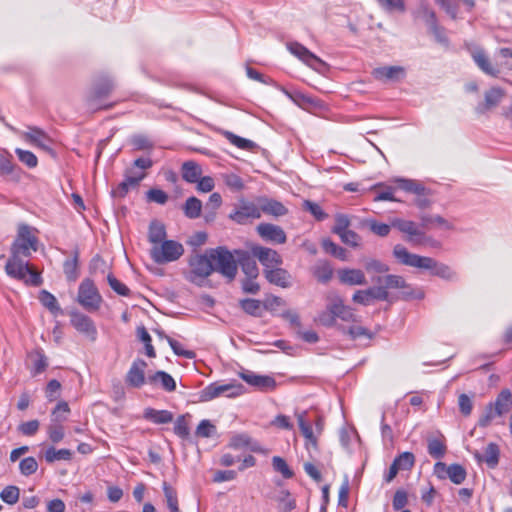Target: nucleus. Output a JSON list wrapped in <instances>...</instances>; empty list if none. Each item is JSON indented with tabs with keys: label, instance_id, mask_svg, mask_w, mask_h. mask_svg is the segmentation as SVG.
<instances>
[{
	"label": "nucleus",
	"instance_id": "1",
	"mask_svg": "<svg viewBox=\"0 0 512 512\" xmlns=\"http://www.w3.org/2000/svg\"><path fill=\"white\" fill-rule=\"evenodd\" d=\"M393 255L403 265L430 270L433 275L441 277L445 280L456 279V272L453 271L448 265L439 263L431 257L410 253L401 244L394 246Z\"/></svg>",
	"mask_w": 512,
	"mask_h": 512
},
{
	"label": "nucleus",
	"instance_id": "2",
	"mask_svg": "<svg viewBox=\"0 0 512 512\" xmlns=\"http://www.w3.org/2000/svg\"><path fill=\"white\" fill-rule=\"evenodd\" d=\"M328 317H322V325L332 326L335 319L339 318L346 322H355L356 315L353 308L344 304L340 295L336 292H331L326 296Z\"/></svg>",
	"mask_w": 512,
	"mask_h": 512
},
{
	"label": "nucleus",
	"instance_id": "3",
	"mask_svg": "<svg viewBox=\"0 0 512 512\" xmlns=\"http://www.w3.org/2000/svg\"><path fill=\"white\" fill-rule=\"evenodd\" d=\"M189 268L186 279L193 284L202 286L207 277L214 271L209 250L204 254L192 255L189 259Z\"/></svg>",
	"mask_w": 512,
	"mask_h": 512
},
{
	"label": "nucleus",
	"instance_id": "4",
	"mask_svg": "<svg viewBox=\"0 0 512 512\" xmlns=\"http://www.w3.org/2000/svg\"><path fill=\"white\" fill-rule=\"evenodd\" d=\"M6 273L15 279L22 280L26 284L38 286L41 284V277L38 272L19 256L11 255L5 265Z\"/></svg>",
	"mask_w": 512,
	"mask_h": 512
},
{
	"label": "nucleus",
	"instance_id": "5",
	"mask_svg": "<svg viewBox=\"0 0 512 512\" xmlns=\"http://www.w3.org/2000/svg\"><path fill=\"white\" fill-rule=\"evenodd\" d=\"M211 261L214 265V271L219 272L229 280L235 278L237 274V264L233 254L224 247L209 249Z\"/></svg>",
	"mask_w": 512,
	"mask_h": 512
},
{
	"label": "nucleus",
	"instance_id": "6",
	"mask_svg": "<svg viewBox=\"0 0 512 512\" xmlns=\"http://www.w3.org/2000/svg\"><path fill=\"white\" fill-rule=\"evenodd\" d=\"M77 302L88 312H95L100 309L103 298L91 279L86 278L80 283Z\"/></svg>",
	"mask_w": 512,
	"mask_h": 512
},
{
	"label": "nucleus",
	"instance_id": "7",
	"mask_svg": "<svg viewBox=\"0 0 512 512\" xmlns=\"http://www.w3.org/2000/svg\"><path fill=\"white\" fill-rule=\"evenodd\" d=\"M183 253V245L175 240H165L162 243H158L157 246H152L150 250L151 258L157 264L174 262L178 260Z\"/></svg>",
	"mask_w": 512,
	"mask_h": 512
},
{
	"label": "nucleus",
	"instance_id": "8",
	"mask_svg": "<svg viewBox=\"0 0 512 512\" xmlns=\"http://www.w3.org/2000/svg\"><path fill=\"white\" fill-rule=\"evenodd\" d=\"M37 250V238L32 233V229L21 224L18 228V234L11 247V255L19 257H29L32 251Z\"/></svg>",
	"mask_w": 512,
	"mask_h": 512
},
{
	"label": "nucleus",
	"instance_id": "9",
	"mask_svg": "<svg viewBox=\"0 0 512 512\" xmlns=\"http://www.w3.org/2000/svg\"><path fill=\"white\" fill-rule=\"evenodd\" d=\"M243 386L241 384H219L212 383L206 386L200 392V400L201 401H211L214 398H217L221 395H226L228 397H235L241 395L243 393Z\"/></svg>",
	"mask_w": 512,
	"mask_h": 512
},
{
	"label": "nucleus",
	"instance_id": "10",
	"mask_svg": "<svg viewBox=\"0 0 512 512\" xmlns=\"http://www.w3.org/2000/svg\"><path fill=\"white\" fill-rule=\"evenodd\" d=\"M70 322L71 325L82 335H84L91 342L96 341L97 339V328L93 322V320L78 311L70 312Z\"/></svg>",
	"mask_w": 512,
	"mask_h": 512
},
{
	"label": "nucleus",
	"instance_id": "11",
	"mask_svg": "<svg viewBox=\"0 0 512 512\" xmlns=\"http://www.w3.org/2000/svg\"><path fill=\"white\" fill-rule=\"evenodd\" d=\"M470 55L477 67L486 75L496 77L500 73L497 65L493 64L487 53L478 46L469 48Z\"/></svg>",
	"mask_w": 512,
	"mask_h": 512
},
{
	"label": "nucleus",
	"instance_id": "12",
	"mask_svg": "<svg viewBox=\"0 0 512 512\" xmlns=\"http://www.w3.org/2000/svg\"><path fill=\"white\" fill-rule=\"evenodd\" d=\"M434 472L439 478L448 477L454 484H461L466 479V470L459 464L447 466L443 462H437L434 465Z\"/></svg>",
	"mask_w": 512,
	"mask_h": 512
},
{
	"label": "nucleus",
	"instance_id": "13",
	"mask_svg": "<svg viewBox=\"0 0 512 512\" xmlns=\"http://www.w3.org/2000/svg\"><path fill=\"white\" fill-rule=\"evenodd\" d=\"M388 298L389 293L378 284L365 290H357L352 296L353 302L364 306L370 305L374 300L387 301Z\"/></svg>",
	"mask_w": 512,
	"mask_h": 512
},
{
	"label": "nucleus",
	"instance_id": "14",
	"mask_svg": "<svg viewBox=\"0 0 512 512\" xmlns=\"http://www.w3.org/2000/svg\"><path fill=\"white\" fill-rule=\"evenodd\" d=\"M147 366L143 359L138 358L133 361L125 377L126 384L132 388L142 387L146 383L145 371Z\"/></svg>",
	"mask_w": 512,
	"mask_h": 512
},
{
	"label": "nucleus",
	"instance_id": "15",
	"mask_svg": "<svg viewBox=\"0 0 512 512\" xmlns=\"http://www.w3.org/2000/svg\"><path fill=\"white\" fill-rule=\"evenodd\" d=\"M251 252L265 269H272L282 264L281 256L271 248L255 245L251 248Z\"/></svg>",
	"mask_w": 512,
	"mask_h": 512
},
{
	"label": "nucleus",
	"instance_id": "16",
	"mask_svg": "<svg viewBox=\"0 0 512 512\" xmlns=\"http://www.w3.org/2000/svg\"><path fill=\"white\" fill-rule=\"evenodd\" d=\"M239 376L247 384L262 391L273 390L276 387V381L274 378L265 375H258L250 370H243L239 373Z\"/></svg>",
	"mask_w": 512,
	"mask_h": 512
},
{
	"label": "nucleus",
	"instance_id": "17",
	"mask_svg": "<svg viewBox=\"0 0 512 512\" xmlns=\"http://www.w3.org/2000/svg\"><path fill=\"white\" fill-rule=\"evenodd\" d=\"M298 425L299 428L303 434V436L306 438L307 443V449H310V445L313 447V449L317 450V440L314 437L313 430H312V423L315 422L316 426L319 425L320 418L317 416L315 419H311L308 412H303L298 415Z\"/></svg>",
	"mask_w": 512,
	"mask_h": 512
},
{
	"label": "nucleus",
	"instance_id": "18",
	"mask_svg": "<svg viewBox=\"0 0 512 512\" xmlns=\"http://www.w3.org/2000/svg\"><path fill=\"white\" fill-rule=\"evenodd\" d=\"M260 217V206L252 202H242L239 208L230 214V218L239 224H245L250 219H258Z\"/></svg>",
	"mask_w": 512,
	"mask_h": 512
},
{
	"label": "nucleus",
	"instance_id": "19",
	"mask_svg": "<svg viewBox=\"0 0 512 512\" xmlns=\"http://www.w3.org/2000/svg\"><path fill=\"white\" fill-rule=\"evenodd\" d=\"M372 75L382 82H397L406 76V70L402 66H382L375 68Z\"/></svg>",
	"mask_w": 512,
	"mask_h": 512
},
{
	"label": "nucleus",
	"instance_id": "20",
	"mask_svg": "<svg viewBox=\"0 0 512 512\" xmlns=\"http://www.w3.org/2000/svg\"><path fill=\"white\" fill-rule=\"evenodd\" d=\"M337 277L341 284L348 286H360L367 283L364 272L355 268H342L337 270Z\"/></svg>",
	"mask_w": 512,
	"mask_h": 512
},
{
	"label": "nucleus",
	"instance_id": "21",
	"mask_svg": "<svg viewBox=\"0 0 512 512\" xmlns=\"http://www.w3.org/2000/svg\"><path fill=\"white\" fill-rule=\"evenodd\" d=\"M286 46L291 54L299 58L312 69L317 70V67L320 64V59L311 53L306 47L298 42H289Z\"/></svg>",
	"mask_w": 512,
	"mask_h": 512
},
{
	"label": "nucleus",
	"instance_id": "22",
	"mask_svg": "<svg viewBox=\"0 0 512 512\" xmlns=\"http://www.w3.org/2000/svg\"><path fill=\"white\" fill-rule=\"evenodd\" d=\"M391 225L407 234L409 242L420 243V239L424 236V232L413 221L396 218L392 220Z\"/></svg>",
	"mask_w": 512,
	"mask_h": 512
},
{
	"label": "nucleus",
	"instance_id": "23",
	"mask_svg": "<svg viewBox=\"0 0 512 512\" xmlns=\"http://www.w3.org/2000/svg\"><path fill=\"white\" fill-rule=\"evenodd\" d=\"M145 177V173H136L133 171H127L125 179L115 189L112 190L113 197L123 198L132 188H136L140 181Z\"/></svg>",
	"mask_w": 512,
	"mask_h": 512
},
{
	"label": "nucleus",
	"instance_id": "24",
	"mask_svg": "<svg viewBox=\"0 0 512 512\" xmlns=\"http://www.w3.org/2000/svg\"><path fill=\"white\" fill-rule=\"evenodd\" d=\"M257 231L262 238L271 242L283 244L287 240L284 230L277 225L262 223L258 225Z\"/></svg>",
	"mask_w": 512,
	"mask_h": 512
},
{
	"label": "nucleus",
	"instance_id": "25",
	"mask_svg": "<svg viewBox=\"0 0 512 512\" xmlns=\"http://www.w3.org/2000/svg\"><path fill=\"white\" fill-rule=\"evenodd\" d=\"M264 276L271 284L281 288H288L292 285V277L289 272L279 266L272 269H265Z\"/></svg>",
	"mask_w": 512,
	"mask_h": 512
},
{
	"label": "nucleus",
	"instance_id": "26",
	"mask_svg": "<svg viewBox=\"0 0 512 512\" xmlns=\"http://www.w3.org/2000/svg\"><path fill=\"white\" fill-rule=\"evenodd\" d=\"M21 135L32 145H35L43 150L50 149L49 137L42 130L36 127H29L27 131L21 132Z\"/></svg>",
	"mask_w": 512,
	"mask_h": 512
},
{
	"label": "nucleus",
	"instance_id": "27",
	"mask_svg": "<svg viewBox=\"0 0 512 512\" xmlns=\"http://www.w3.org/2000/svg\"><path fill=\"white\" fill-rule=\"evenodd\" d=\"M499 447L495 443H489L485 449L484 454L478 451L473 452L474 458L479 462H485L489 468H495L499 463Z\"/></svg>",
	"mask_w": 512,
	"mask_h": 512
},
{
	"label": "nucleus",
	"instance_id": "28",
	"mask_svg": "<svg viewBox=\"0 0 512 512\" xmlns=\"http://www.w3.org/2000/svg\"><path fill=\"white\" fill-rule=\"evenodd\" d=\"M371 280L387 292L389 289L406 288L404 278L399 275L372 276Z\"/></svg>",
	"mask_w": 512,
	"mask_h": 512
},
{
	"label": "nucleus",
	"instance_id": "29",
	"mask_svg": "<svg viewBox=\"0 0 512 512\" xmlns=\"http://www.w3.org/2000/svg\"><path fill=\"white\" fill-rule=\"evenodd\" d=\"M421 219V227L424 229H430L432 227H437L442 230H452L454 226L447 219L443 218L440 215H422Z\"/></svg>",
	"mask_w": 512,
	"mask_h": 512
},
{
	"label": "nucleus",
	"instance_id": "30",
	"mask_svg": "<svg viewBox=\"0 0 512 512\" xmlns=\"http://www.w3.org/2000/svg\"><path fill=\"white\" fill-rule=\"evenodd\" d=\"M143 417L154 424H167L173 420V414L170 411L153 408H146L143 412Z\"/></svg>",
	"mask_w": 512,
	"mask_h": 512
},
{
	"label": "nucleus",
	"instance_id": "31",
	"mask_svg": "<svg viewBox=\"0 0 512 512\" xmlns=\"http://www.w3.org/2000/svg\"><path fill=\"white\" fill-rule=\"evenodd\" d=\"M495 409V413L498 416H502L510 410L512 407V394L510 390L504 389L497 396L494 403H492Z\"/></svg>",
	"mask_w": 512,
	"mask_h": 512
},
{
	"label": "nucleus",
	"instance_id": "32",
	"mask_svg": "<svg viewBox=\"0 0 512 512\" xmlns=\"http://www.w3.org/2000/svg\"><path fill=\"white\" fill-rule=\"evenodd\" d=\"M202 169L199 164L194 161H186L182 165V177L189 183H195L199 180Z\"/></svg>",
	"mask_w": 512,
	"mask_h": 512
},
{
	"label": "nucleus",
	"instance_id": "33",
	"mask_svg": "<svg viewBox=\"0 0 512 512\" xmlns=\"http://www.w3.org/2000/svg\"><path fill=\"white\" fill-rule=\"evenodd\" d=\"M166 229L164 224L159 221H152L149 225L148 239L153 246L162 243L166 239Z\"/></svg>",
	"mask_w": 512,
	"mask_h": 512
},
{
	"label": "nucleus",
	"instance_id": "34",
	"mask_svg": "<svg viewBox=\"0 0 512 512\" xmlns=\"http://www.w3.org/2000/svg\"><path fill=\"white\" fill-rule=\"evenodd\" d=\"M277 508L280 512H291L296 508V500L291 496L288 490L282 489L275 497Z\"/></svg>",
	"mask_w": 512,
	"mask_h": 512
},
{
	"label": "nucleus",
	"instance_id": "35",
	"mask_svg": "<svg viewBox=\"0 0 512 512\" xmlns=\"http://www.w3.org/2000/svg\"><path fill=\"white\" fill-rule=\"evenodd\" d=\"M395 183L398 184L400 189L419 196L424 195L426 192L424 185L417 180L397 178L395 179Z\"/></svg>",
	"mask_w": 512,
	"mask_h": 512
},
{
	"label": "nucleus",
	"instance_id": "36",
	"mask_svg": "<svg viewBox=\"0 0 512 512\" xmlns=\"http://www.w3.org/2000/svg\"><path fill=\"white\" fill-rule=\"evenodd\" d=\"M322 249L330 254L331 256L341 260V261H347L348 260V251L339 246L338 244L334 243L330 239H324L322 240Z\"/></svg>",
	"mask_w": 512,
	"mask_h": 512
},
{
	"label": "nucleus",
	"instance_id": "37",
	"mask_svg": "<svg viewBox=\"0 0 512 512\" xmlns=\"http://www.w3.org/2000/svg\"><path fill=\"white\" fill-rule=\"evenodd\" d=\"M147 380L150 383L160 381L163 389H165L168 392L176 390V382L174 378L164 371H157L155 374L149 376Z\"/></svg>",
	"mask_w": 512,
	"mask_h": 512
},
{
	"label": "nucleus",
	"instance_id": "38",
	"mask_svg": "<svg viewBox=\"0 0 512 512\" xmlns=\"http://www.w3.org/2000/svg\"><path fill=\"white\" fill-rule=\"evenodd\" d=\"M260 210L273 216H283L287 213L285 206L276 200H264L260 203Z\"/></svg>",
	"mask_w": 512,
	"mask_h": 512
},
{
	"label": "nucleus",
	"instance_id": "39",
	"mask_svg": "<svg viewBox=\"0 0 512 512\" xmlns=\"http://www.w3.org/2000/svg\"><path fill=\"white\" fill-rule=\"evenodd\" d=\"M72 451L69 449H59L56 450L54 447H50L45 452V460L48 463H53L55 461L65 460L69 461L72 458Z\"/></svg>",
	"mask_w": 512,
	"mask_h": 512
},
{
	"label": "nucleus",
	"instance_id": "40",
	"mask_svg": "<svg viewBox=\"0 0 512 512\" xmlns=\"http://www.w3.org/2000/svg\"><path fill=\"white\" fill-rule=\"evenodd\" d=\"M202 202L196 197H189L184 205V213L190 219L198 218L201 214Z\"/></svg>",
	"mask_w": 512,
	"mask_h": 512
},
{
	"label": "nucleus",
	"instance_id": "41",
	"mask_svg": "<svg viewBox=\"0 0 512 512\" xmlns=\"http://www.w3.org/2000/svg\"><path fill=\"white\" fill-rule=\"evenodd\" d=\"M85 100V106L92 113L109 109L115 104L114 102L107 101L108 98H85Z\"/></svg>",
	"mask_w": 512,
	"mask_h": 512
},
{
	"label": "nucleus",
	"instance_id": "42",
	"mask_svg": "<svg viewBox=\"0 0 512 512\" xmlns=\"http://www.w3.org/2000/svg\"><path fill=\"white\" fill-rule=\"evenodd\" d=\"M20 489L17 486H6L0 492V499L8 505H14L19 501Z\"/></svg>",
	"mask_w": 512,
	"mask_h": 512
},
{
	"label": "nucleus",
	"instance_id": "43",
	"mask_svg": "<svg viewBox=\"0 0 512 512\" xmlns=\"http://www.w3.org/2000/svg\"><path fill=\"white\" fill-rule=\"evenodd\" d=\"M33 362L32 374L37 375L42 373L48 366L47 358L41 351H35L29 355Z\"/></svg>",
	"mask_w": 512,
	"mask_h": 512
},
{
	"label": "nucleus",
	"instance_id": "44",
	"mask_svg": "<svg viewBox=\"0 0 512 512\" xmlns=\"http://www.w3.org/2000/svg\"><path fill=\"white\" fill-rule=\"evenodd\" d=\"M163 491L167 503V507L171 512H179L178 499L176 491L168 485L166 482L163 483Z\"/></svg>",
	"mask_w": 512,
	"mask_h": 512
},
{
	"label": "nucleus",
	"instance_id": "45",
	"mask_svg": "<svg viewBox=\"0 0 512 512\" xmlns=\"http://www.w3.org/2000/svg\"><path fill=\"white\" fill-rule=\"evenodd\" d=\"M446 447L443 442L437 438L428 439V453L435 459H440L444 456Z\"/></svg>",
	"mask_w": 512,
	"mask_h": 512
},
{
	"label": "nucleus",
	"instance_id": "46",
	"mask_svg": "<svg viewBox=\"0 0 512 512\" xmlns=\"http://www.w3.org/2000/svg\"><path fill=\"white\" fill-rule=\"evenodd\" d=\"M223 134H224L225 138L231 144L235 145L236 147H238L240 149L250 150V149L254 148V146H255V144L251 140L237 136V135L233 134L232 132L225 131Z\"/></svg>",
	"mask_w": 512,
	"mask_h": 512
},
{
	"label": "nucleus",
	"instance_id": "47",
	"mask_svg": "<svg viewBox=\"0 0 512 512\" xmlns=\"http://www.w3.org/2000/svg\"><path fill=\"white\" fill-rule=\"evenodd\" d=\"M242 309L249 315L260 316L262 313V303L257 299H245L241 301Z\"/></svg>",
	"mask_w": 512,
	"mask_h": 512
},
{
	"label": "nucleus",
	"instance_id": "48",
	"mask_svg": "<svg viewBox=\"0 0 512 512\" xmlns=\"http://www.w3.org/2000/svg\"><path fill=\"white\" fill-rule=\"evenodd\" d=\"M47 433L49 439L53 443H58L64 438V428L61 425V422H52L47 427Z\"/></svg>",
	"mask_w": 512,
	"mask_h": 512
},
{
	"label": "nucleus",
	"instance_id": "49",
	"mask_svg": "<svg viewBox=\"0 0 512 512\" xmlns=\"http://www.w3.org/2000/svg\"><path fill=\"white\" fill-rule=\"evenodd\" d=\"M393 462L400 470H409L414 466L415 457L411 452H403Z\"/></svg>",
	"mask_w": 512,
	"mask_h": 512
},
{
	"label": "nucleus",
	"instance_id": "50",
	"mask_svg": "<svg viewBox=\"0 0 512 512\" xmlns=\"http://www.w3.org/2000/svg\"><path fill=\"white\" fill-rule=\"evenodd\" d=\"M38 469V463L34 457H26L19 463V470L22 475L30 476L34 474Z\"/></svg>",
	"mask_w": 512,
	"mask_h": 512
},
{
	"label": "nucleus",
	"instance_id": "51",
	"mask_svg": "<svg viewBox=\"0 0 512 512\" xmlns=\"http://www.w3.org/2000/svg\"><path fill=\"white\" fill-rule=\"evenodd\" d=\"M272 466L275 471L279 472L284 478L289 479L293 476L292 470L289 468L286 461L279 456L272 458Z\"/></svg>",
	"mask_w": 512,
	"mask_h": 512
},
{
	"label": "nucleus",
	"instance_id": "52",
	"mask_svg": "<svg viewBox=\"0 0 512 512\" xmlns=\"http://www.w3.org/2000/svg\"><path fill=\"white\" fill-rule=\"evenodd\" d=\"M241 267L247 278H257L259 270L255 260L250 257L241 258Z\"/></svg>",
	"mask_w": 512,
	"mask_h": 512
},
{
	"label": "nucleus",
	"instance_id": "53",
	"mask_svg": "<svg viewBox=\"0 0 512 512\" xmlns=\"http://www.w3.org/2000/svg\"><path fill=\"white\" fill-rule=\"evenodd\" d=\"M78 256L74 255L72 259H68L64 262L63 269L64 273L69 281H75L78 277L77 273Z\"/></svg>",
	"mask_w": 512,
	"mask_h": 512
},
{
	"label": "nucleus",
	"instance_id": "54",
	"mask_svg": "<svg viewBox=\"0 0 512 512\" xmlns=\"http://www.w3.org/2000/svg\"><path fill=\"white\" fill-rule=\"evenodd\" d=\"M335 225L332 228V232L339 235L345 231H348L350 226V218L346 214L338 213L335 215Z\"/></svg>",
	"mask_w": 512,
	"mask_h": 512
},
{
	"label": "nucleus",
	"instance_id": "55",
	"mask_svg": "<svg viewBox=\"0 0 512 512\" xmlns=\"http://www.w3.org/2000/svg\"><path fill=\"white\" fill-rule=\"evenodd\" d=\"M364 267L369 273H386L389 271V266L384 262L377 259H368L364 263Z\"/></svg>",
	"mask_w": 512,
	"mask_h": 512
},
{
	"label": "nucleus",
	"instance_id": "56",
	"mask_svg": "<svg viewBox=\"0 0 512 512\" xmlns=\"http://www.w3.org/2000/svg\"><path fill=\"white\" fill-rule=\"evenodd\" d=\"M70 412V408L67 402H60L52 411V422H63L67 419V415Z\"/></svg>",
	"mask_w": 512,
	"mask_h": 512
},
{
	"label": "nucleus",
	"instance_id": "57",
	"mask_svg": "<svg viewBox=\"0 0 512 512\" xmlns=\"http://www.w3.org/2000/svg\"><path fill=\"white\" fill-rule=\"evenodd\" d=\"M40 301L41 303L46 307L48 308L51 312H58L60 311V307L58 305V302H57V299L55 298L54 295H52L51 293H49L48 291L46 290H43L41 293H40Z\"/></svg>",
	"mask_w": 512,
	"mask_h": 512
},
{
	"label": "nucleus",
	"instance_id": "58",
	"mask_svg": "<svg viewBox=\"0 0 512 512\" xmlns=\"http://www.w3.org/2000/svg\"><path fill=\"white\" fill-rule=\"evenodd\" d=\"M107 281L113 291L121 296H128L130 294L129 288L120 282L113 274L107 275Z\"/></svg>",
	"mask_w": 512,
	"mask_h": 512
},
{
	"label": "nucleus",
	"instance_id": "59",
	"mask_svg": "<svg viewBox=\"0 0 512 512\" xmlns=\"http://www.w3.org/2000/svg\"><path fill=\"white\" fill-rule=\"evenodd\" d=\"M343 243L353 248L361 245V237L354 231L348 230L338 235Z\"/></svg>",
	"mask_w": 512,
	"mask_h": 512
},
{
	"label": "nucleus",
	"instance_id": "60",
	"mask_svg": "<svg viewBox=\"0 0 512 512\" xmlns=\"http://www.w3.org/2000/svg\"><path fill=\"white\" fill-rule=\"evenodd\" d=\"M166 340L176 355L185 357L187 359H193L195 357V353L193 351L184 349L179 342L172 339L171 337H166Z\"/></svg>",
	"mask_w": 512,
	"mask_h": 512
},
{
	"label": "nucleus",
	"instance_id": "61",
	"mask_svg": "<svg viewBox=\"0 0 512 512\" xmlns=\"http://www.w3.org/2000/svg\"><path fill=\"white\" fill-rule=\"evenodd\" d=\"M15 152L19 160L25 165H27L29 168H34L37 166V157L32 152L19 148H17Z\"/></svg>",
	"mask_w": 512,
	"mask_h": 512
},
{
	"label": "nucleus",
	"instance_id": "62",
	"mask_svg": "<svg viewBox=\"0 0 512 512\" xmlns=\"http://www.w3.org/2000/svg\"><path fill=\"white\" fill-rule=\"evenodd\" d=\"M216 431V428L209 420H202L196 429V436L202 438L211 437Z\"/></svg>",
	"mask_w": 512,
	"mask_h": 512
},
{
	"label": "nucleus",
	"instance_id": "63",
	"mask_svg": "<svg viewBox=\"0 0 512 512\" xmlns=\"http://www.w3.org/2000/svg\"><path fill=\"white\" fill-rule=\"evenodd\" d=\"M146 197H147L148 201L155 202V203L161 204V205L165 204L168 200L167 193L161 189H156V188L150 189L146 193Z\"/></svg>",
	"mask_w": 512,
	"mask_h": 512
},
{
	"label": "nucleus",
	"instance_id": "64",
	"mask_svg": "<svg viewBox=\"0 0 512 512\" xmlns=\"http://www.w3.org/2000/svg\"><path fill=\"white\" fill-rule=\"evenodd\" d=\"M225 184L234 191H240L244 188L242 179L234 173H229L224 176Z\"/></svg>",
	"mask_w": 512,
	"mask_h": 512
}]
</instances>
